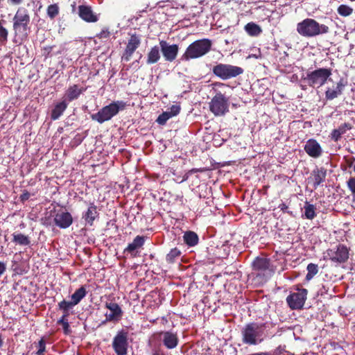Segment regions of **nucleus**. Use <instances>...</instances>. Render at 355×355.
Returning a JSON list of instances; mask_svg holds the SVG:
<instances>
[{"instance_id": "1", "label": "nucleus", "mask_w": 355, "mask_h": 355, "mask_svg": "<svg viewBox=\"0 0 355 355\" xmlns=\"http://www.w3.org/2000/svg\"><path fill=\"white\" fill-rule=\"evenodd\" d=\"M297 32L304 37H313L327 34L329 28L325 24H320L312 18H306L297 24Z\"/></svg>"}, {"instance_id": "2", "label": "nucleus", "mask_w": 355, "mask_h": 355, "mask_svg": "<svg viewBox=\"0 0 355 355\" xmlns=\"http://www.w3.org/2000/svg\"><path fill=\"white\" fill-rule=\"evenodd\" d=\"M266 326L264 324L252 322L242 329L243 341L248 345H257L265 338Z\"/></svg>"}, {"instance_id": "3", "label": "nucleus", "mask_w": 355, "mask_h": 355, "mask_svg": "<svg viewBox=\"0 0 355 355\" xmlns=\"http://www.w3.org/2000/svg\"><path fill=\"white\" fill-rule=\"evenodd\" d=\"M212 42L209 39L198 40L191 43L181 57V60L188 61L206 55L211 48Z\"/></svg>"}, {"instance_id": "4", "label": "nucleus", "mask_w": 355, "mask_h": 355, "mask_svg": "<svg viewBox=\"0 0 355 355\" xmlns=\"http://www.w3.org/2000/svg\"><path fill=\"white\" fill-rule=\"evenodd\" d=\"M125 103L123 101H115L108 105L103 107L97 113L91 115V119L99 123L110 120L116 115L119 110H123Z\"/></svg>"}, {"instance_id": "5", "label": "nucleus", "mask_w": 355, "mask_h": 355, "mask_svg": "<svg viewBox=\"0 0 355 355\" xmlns=\"http://www.w3.org/2000/svg\"><path fill=\"white\" fill-rule=\"evenodd\" d=\"M212 71L215 76L222 80L235 78L242 74L244 71L243 69L240 67L222 63L214 66Z\"/></svg>"}, {"instance_id": "6", "label": "nucleus", "mask_w": 355, "mask_h": 355, "mask_svg": "<svg viewBox=\"0 0 355 355\" xmlns=\"http://www.w3.org/2000/svg\"><path fill=\"white\" fill-rule=\"evenodd\" d=\"M30 20L28 10L24 7H19L13 17V30L15 35L18 32H24L26 35Z\"/></svg>"}, {"instance_id": "7", "label": "nucleus", "mask_w": 355, "mask_h": 355, "mask_svg": "<svg viewBox=\"0 0 355 355\" xmlns=\"http://www.w3.org/2000/svg\"><path fill=\"white\" fill-rule=\"evenodd\" d=\"M210 111L215 116L225 115L229 111L228 98L218 92L209 103Z\"/></svg>"}, {"instance_id": "8", "label": "nucleus", "mask_w": 355, "mask_h": 355, "mask_svg": "<svg viewBox=\"0 0 355 355\" xmlns=\"http://www.w3.org/2000/svg\"><path fill=\"white\" fill-rule=\"evenodd\" d=\"M331 69L320 68L307 73L306 79L311 87L322 86L331 76Z\"/></svg>"}, {"instance_id": "9", "label": "nucleus", "mask_w": 355, "mask_h": 355, "mask_svg": "<svg viewBox=\"0 0 355 355\" xmlns=\"http://www.w3.org/2000/svg\"><path fill=\"white\" fill-rule=\"evenodd\" d=\"M327 254L331 261L343 263L349 259V248L343 244H339L336 249H329Z\"/></svg>"}, {"instance_id": "10", "label": "nucleus", "mask_w": 355, "mask_h": 355, "mask_svg": "<svg viewBox=\"0 0 355 355\" xmlns=\"http://www.w3.org/2000/svg\"><path fill=\"white\" fill-rule=\"evenodd\" d=\"M128 332L121 330L114 336L112 347L117 355H125L128 352Z\"/></svg>"}, {"instance_id": "11", "label": "nucleus", "mask_w": 355, "mask_h": 355, "mask_svg": "<svg viewBox=\"0 0 355 355\" xmlns=\"http://www.w3.org/2000/svg\"><path fill=\"white\" fill-rule=\"evenodd\" d=\"M308 291L306 288L298 289V292L293 293L286 297V302L291 309H300L306 300Z\"/></svg>"}, {"instance_id": "12", "label": "nucleus", "mask_w": 355, "mask_h": 355, "mask_svg": "<svg viewBox=\"0 0 355 355\" xmlns=\"http://www.w3.org/2000/svg\"><path fill=\"white\" fill-rule=\"evenodd\" d=\"M253 272L257 282L264 284L266 282V259L257 257L253 263Z\"/></svg>"}, {"instance_id": "13", "label": "nucleus", "mask_w": 355, "mask_h": 355, "mask_svg": "<svg viewBox=\"0 0 355 355\" xmlns=\"http://www.w3.org/2000/svg\"><path fill=\"white\" fill-rule=\"evenodd\" d=\"M159 46L165 60L173 62L175 60L179 51L178 45L170 44L165 40H160Z\"/></svg>"}, {"instance_id": "14", "label": "nucleus", "mask_w": 355, "mask_h": 355, "mask_svg": "<svg viewBox=\"0 0 355 355\" xmlns=\"http://www.w3.org/2000/svg\"><path fill=\"white\" fill-rule=\"evenodd\" d=\"M327 170L324 167H315L311 172L309 180L313 183V187L316 189L325 182Z\"/></svg>"}, {"instance_id": "15", "label": "nucleus", "mask_w": 355, "mask_h": 355, "mask_svg": "<svg viewBox=\"0 0 355 355\" xmlns=\"http://www.w3.org/2000/svg\"><path fill=\"white\" fill-rule=\"evenodd\" d=\"M53 221L60 228L66 229L72 224L73 218L69 212L60 210L55 214Z\"/></svg>"}, {"instance_id": "16", "label": "nucleus", "mask_w": 355, "mask_h": 355, "mask_svg": "<svg viewBox=\"0 0 355 355\" xmlns=\"http://www.w3.org/2000/svg\"><path fill=\"white\" fill-rule=\"evenodd\" d=\"M160 340L163 345L168 349L175 348L179 342L178 336L176 333L172 331H162L159 334Z\"/></svg>"}, {"instance_id": "17", "label": "nucleus", "mask_w": 355, "mask_h": 355, "mask_svg": "<svg viewBox=\"0 0 355 355\" xmlns=\"http://www.w3.org/2000/svg\"><path fill=\"white\" fill-rule=\"evenodd\" d=\"M305 152L311 157L318 158L322 154L320 144L314 139H309L304 145Z\"/></svg>"}, {"instance_id": "18", "label": "nucleus", "mask_w": 355, "mask_h": 355, "mask_svg": "<svg viewBox=\"0 0 355 355\" xmlns=\"http://www.w3.org/2000/svg\"><path fill=\"white\" fill-rule=\"evenodd\" d=\"M105 306L110 311V313H106L107 321L119 320L123 315V311L119 305L113 302H106Z\"/></svg>"}, {"instance_id": "19", "label": "nucleus", "mask_w": 355, "mask_h": 355, "mask_svg": "<svg viewBox=\"0 0 355 355\" xmlns=\"http://www.w3.org/2000/svg\"><path fill=\"white\" fill-rule=\"evenodd\" d=\"M140 43L139 37L136 35H132L126 46L125 53L122 56V60L125 62L130 61L133 53L139 47Z\"/></svg>"}, {"instance_id": "20", "label": "nucleus", "mask_w": 355, "mask_h": 355, "mask_svg": "<svg viewBox=\"0 0 355 355\" xmlns=\"http://www.w3.org/2000/svg\"><path fill=\"white\" fill-rule=\"evenodd\" d=\"M352 128L353 125L351 123L345 122L341 123L337 128L332 130L329 137L331 141L338 142L341 139L343 135Z\"/></svg>"}, {"instance_id": "21", "label": "nucleus", "mask_w": 355, "mask_h": 355, "mask_svg": "<svg viewBox=\"0 0 355 355\" xmlns=\"http://www.w3.org/2000/svg\"><path fill=\"white\" fill-rule=\"evenodd\" d=\"M78 15L83 20L87 22H96L98 19V16L94 13L92 8L88 6H79Z\"/></svg>"}, {"instance_id": "22", "label": "nucleus", "mask_w": 355, "mask_h": 355, "mask_svg": "<svg viewBox=\"0 0 355 355\" xmlns=\"http://www.w3.org/2000/svg\"><path fill=\"white\" fill-rule=\"evenodd\" d=\"M180 106L178 105H173L169 110L161 114L157 117L156 121L159 125H164L169 119L178 115L180 113Z\"/></svg>"}, {"instance_id": "23", "label": "nucleus", "mask_w": 355, "mask_h": 355, "mask_svg": "<svg viewBox=\"0 0 355 355\" xmlns=\"http://www.w3.org/2000/svg\"><path fill=\"white\" fill-rule=\"evenodd\" d=\"M145 242V237L143 236H137L131 243H129L127 248L124 250V252L131 254L132 257L137 256L135 252L137 249L141 248Z\"/></svg>"}, {"instance_id": "24", "label": "nucleus", "mask_w": 355, "mask_h": 355, "mask_svg": "<svg viewBox=\"0 0 355 355\" xmlns=\"http://www.w3.org/2000/svg\"><path fill=\"white\" fill-rule=\"evenodd\" d=\"M160 46H154L152 47L147 54L146 63L148 64H153L157 62L160 58Z\"/></svg>"}, {"instance_id": "25", "label": "nucleus", "mask_w": 355, "mask_h": 355, "mask_svg": "<svg viewBox=\"0 0 355 355\" xmlns=\"http://www.w3.org/2000/svg\"><path fill=\"white\" fill-rule=\"evenodd\" d=\"M67 106L68 104L65 101L57 103L51 111V118L53 120L58 119L67 109Z\"/></svg>"}, {"instance_id": "26", "label": "nucleus", "mask_w": 355, "mask_h": 355, "mask_svg": "<svg viewBox=\"0 0 355 355\" xmlns=\"http://www.w3.org/2000/svg\"><path fill=\"white\" fill-rule=\"evenodd\" d=\"M97 216L98 212L96 210V207L93 203H91L87 211L83 214V218L87 223L92 225Z\"/></svg>"}, {"instance_id": "27", "label": "nucleus", "mask_w": 355, "mask_h": 355, "mask_svg": "<svg viewBox=\"0 0 355 355\" xmlns=\"http://www.w3.org/2000/svg\"><path fill=\"white\" fill-rule=\"evenodd\" d=\"M83 92V89H79L77 85H73L68 88L66 92L65 96L69 101H72L77 99L80 94Z\"/></svg>"}, {"instance_id": "28", "label": "nucleus", "mask_w": 355, "mask_h": 355, "mask_svg": "<svg viewBox=\"0 0 355 355\" xmlns=\"http://www.w3.org/2000/svg\"><path fill=\"white\" fill-rule=\"evenodd\" d=\"M87 291L84 286H81L77 289L71 295V301H69L72 304L76 306L78 304L86 295Z\"/></svg>"}, {"instance_id": "29", "label": "nucleus", "mask_w": 355, "mask_h": 355, "mask_svg": "<svg viewBox=\"0 0 355 355\" xmlns=\"http://www.w3.org/2000/svg\"><path fill=\"white\" fill-rule=\"evenodd\" d=\"M304 216L309 220H312L316 216V208L315 205L310 204L308 201L305 202L304 206Z\"/></svg>"}, {"instance_id": "30", "label": "nucleus", "mask_w": 355, "mask_h": 355, "mask_svg": "<svg viewBox=\"0 0 355 355\" xmlns=\"http://www.w3.org/2000/svg\"><path fill=\"white\" fill-rule=\"evenodd\" d=\"M74 306L69 301L62 300L58 303L59 309L62 311L63 315L61 318H67L70 315V309Z\"/></svg>"}, {"instance_id": "31", "label": "nucleus", "mask_w": 355, "mask_h": 355, "mask_svg": "<svg viewBox=\"0 0 355 355\" xmlns=\"http://www.w3.org/2000/svg\"><path fill=\"white\" fill-rule=\"evenodd\" d=\"M184 242L189 246H194L198 242V236L193 232H187L183 236Z\"/></svg>"}, {"instance_id": "32", "label": "nucleus", "mask_w": 355, "mask_h": 355, "mask_svg": "<svg viewBox=\"0 0 355 355\" xmlns=\"http://www.w3.org/2000/svg\"><path fill=\"white\" fill-rule=\"evenodd\" d=\"M12 241L21 245H28L31 243L28 236L21 233H14Z\"/></svg>"}, {"instance_id": "33", "label": "nucleus", "mask_w": 355, "mask_h": 355, "mask_svg": "<svg viewBox=\"0 0 355 355\" xmlns=\"http://www.w3.org/2000/svg\"><path fill=\"white\" fill-rule=\"evenodd\" d=\"M307 274L306 275V280L310 281L318 272V266L317 264L311 263L306 267Z\"/></svg>"}, {"instance_id": "34", "label": "nucleus", "mask_w": 355, "mask_h": 355, "mask_svg": "<svg viewBox=\"0 0 355 355\" xmlns=\"http://www.w3.org/2000/svg\"><path fill=\"white\" fill-rule=\"evenodd\" d=\"M245 30L250 35L252 36H257L261 31L260 27L254 23L247 24L245 26Z\"/></svg>"}, {"instance_id": "35", "label": "nucleus", "mask_w": 355, "mask_h": 355, "mask_svg": "<svg viewBox=\"0 0 355 355\" xmlns=\"http://www.w3.org/2000/svg\"><path fill=\"white\" fill-rule=\"evenodd\" d=\"M337 12L340 16L347 17L352 14L353 8L347 5L341 4L338 7Z\"/></svg>"}, {"instance_id": "36", "label": "nucleus", "mask_w": 355, "mask_h": 355, "mask_svg": "<svg viewBox=\"0 0 355 355\" xmlns=\"http://www.w3.org/2000/svg\"><path fill=\"white\" fill-rule=\"evenodd\" d=\"M59 12H60V8H59L58 4H57V3L51 4L47 7V10H46L47 15L51 19H53L55 17H57L59 14Z\"/></svg>"}, {"instance_id": "37", "label": "nucleus", "mask_w": 355, "mask_h": 355, "mask_svg": "<svg viewBox=\"0 0 355 355\" xmlns=\"http://www.w3.org/2000/svg\"><path fill=\"white\" fill-rule=\"evenodd\" d=\"M181 255V252L178 248H175L171 250L167 254L166 260L168 263H174L178 258Z\"/></svg>"}, {"instance_id": "38", "label": "nucleus", "mask_w": 355, "mask_h": 355, "mask_svg": "<svg viewBox=\"0 0 355 355\" xmlns=\"http://www.w3.org/2000/svg\"><path fill=\"white\" fill-rule=\"evenodd\" d=\"M347 187L350 191L353 197V201L355 202V177H350L347 181Z\"/></svg>"}, {"instance_id": "39", "label": "nucleus", "mask_w": 355, "mask_h": 355, "mask_svg": "<svg viewBox=\"0 0 355 355\" xmlns=\"http://www.w3.org/2000/svg\"><path fill=\"white\" fill-rule=\"evenodd\" d=\"M58 324L62 326L65 334L68 335L71 333V331L67 318H60V319L58 320Z\"/></svg>"}, {"instance_id": "40", "label": "nucleus", "mask_w": 355, "mask_h": 355, "mask_svg": "<svg viewBox=\"0 0 355 355\" xmlns=\"http://www.w3.org/2000/svg\"><path fill=\"white\" fill-rule=\"evenodd\" d=\"M347 84V81L344 78H340L336 83V87L334 89L335 92H338V96L341 95L343 92L344 88Z\"/></svg>"}, {"instance_id": "41", "label": "nucleus", "mask_w": 355, "mask_h": 355, "mask_svg": "<svg viewBox=\"0 0 355 355\" xmlns=\"http://www.w3.org/2000/svg\"><path fill=\"white\" fill-rule=\"evenodd\" d=\"M2 21H0V43L5 44L8 40V32L6 28L2 26Z\"/></svg>"}, {"instance_id": "42", "label": "nucleus", "mask_w": 355, "mask_h": 355, "mask_svg": "<svg viewBox=\"0 0 355 355\" xmlns=\"http://www.w3.org/2000/svg\"><path fill=\"white\" fill-rule=\"evenodd\" d=\"M338 97V92H335L334 89L328 88L325 92V98L327 100H333Z\"/></svg>"}, {"instance_id": "43", "label": "nucleus", "mask_w": 355, "mask_h": 355, "mask_svg": "<svg viewBox=\"0 0 355 355\" xmlns=\"http://www.w3.org/2000/svg\"><path fill=\"white\" fill-rule=\"evenodd\" d=\"M39 350L37 352V355H44V352L46 349L45 342L43 339L39 341Z\"/></svg>"}, {"instance_id": "44", "label": "nucleus", "mask_w": 355, "mask_h": 355, "mask_svg": "<svg viewBox=\"0 0 355 355\" xmlns=\"http://www.w3.org/2000/svg\"><path fill=\"white\" fill-rule=\"evenodd\" d=\"M347 163L349 167H352L355 164V157H352L347 160Z\"/></svg>"}, {"instance_id": "45", "label": "nucleus", "mask_w": 355, "mask_h": 355, "mask_svg": "<svg viewBox=\"0 0 355 355\" xmlns=\"http://www.w3.org/2000/svg\"><path fill=\"white\" fill-rule=\"evenodd\" d=\"M6 270V266L3 262L0 261V276L2 275Z\"/></svg>"}, {"instance_id": "46", "label": "nucleus", "mask_w": 355, "mask_h": 355, "mask_svg": "<svg viewBox=\"0 0 355 355\" xmlns=\"http://www.w3.org/2000/svg\"><path fill=\"white\" fill-rule=\"evenodd\" d=\"M8 3L10 5H19L23 2V0H7Z\"/></svg>"}, {"instance_id": "47", "label": "nucleus", "mask_w": 355, "mask_h": 355, "mask_svg": "<svg viewBox=\"0 0 355 355\" xmlns=\"http://www.w3.org/2000/svg\"><path fill=\"white\" fill-rule=\"evenodd\" d=\"M258 232L259 234H263L266 232V226L261 223L258 227Z\"/></svg>"}, {"instance_id": "48", "label": "nucleus", "mask_w": 355, "mask_h": 355, "mask_svg": "<svg viewBox=\"0 0 355 355\" xmlns=\"http://www.w3.org/2000/svg\"><path fill=\"white\" fill-rule=\"evenodd\" d=\"M279 208L284 212H288V211H287L288 209V206L285 204V203H282L279 205Z\"/></svg>"}, {"instance_id": "49", "label": "nucleus", "mask_w": 355, "mask_h": 355, "mask_svg": "<svg viewBox=\"0 0 355 355\" xmlns=\"http://www.w3.org/2000/svg\"><path fill=\"white\" fill-rule=\"evenodd\" d=\"M30 194L28 193H25L21 195V198L22 200H26L29 198Z\"/></svg>"}, {"instance_id": "50", "label": "nucleus", "mask_w": 355, "mask_h": 355, "mask_svg": "<svg viewBox=\"0 0 355 355\" xmlns=\"http://www.w3.org/2000/svg\"><path fill=\"white\" fill-rule=\"evenodd\" d=\"M152 355H162L159 352H155Z\"/></svg>"}, {"instance_id": "51", "label": "nucleus", "mask_w": 355, "mask_h": 355, "mask_svg": "<svg viewBox=\"0 0 355 355\" xmlns=\"http://www.w3.org/2000/svg\"><path fill=\"white\" fill-rule=\"evenodd\" d=\"M75 10H76V5L73 4V5H72V11L74 12Z\"/></svg>"}, {"instance_id": "52", "label": "nucleus", "mask_w": 355, "mask_h": 355, "mask_svg": "<svg viewBox=\"0 0 355 355\" xmlns=\"http://www.w3.org/2000/svg\"><path fill=\"white\" fill-rule=\"evenodd\" d=\"M216 85L224 86V85H225V84H224V83H219L216 84Z\"/></svg>"}, {"instance_id": "53", "label": "nucleus", "mask_w": 355, "mask_h": 355, "mask_svg": "<svg viewBox=\"0 0 355 355\" xmlns=\"http://www.w3.org/2000/svg\"><path fill=\"white\" fill-rule=\"evenodd\" d=\"M354 171L355 172V164H354Z\"/></svg>"}]
</instances>
